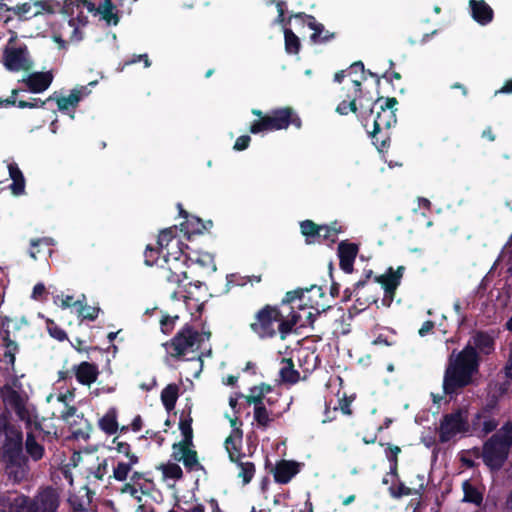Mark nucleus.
Returning <instances> with one entry per match:
<instances>
[{
    "instance_id": "nucleus-1",
    "label": "nucleus",
    "mask_w": 512,
    "mask_h": 512,
    "mask_svg": "<svg viewBox=\"0 0 512 512\" xmlns=\"http://www.w3.org/2000/svg\"><path fill=\"white\" fill-rule=\"evenodd\" d=\"M1 433L4 439L0 447V460L5 474L14 484H20L30 475L29 458L34 462L40 461L45 455V448L37 442L33 432L26 433L24 442L21 427L5 417L0 419Z\"/></svg>"
},
{
    "instance_id": "nucleus-2",
    "label": "nucleus",
    "mask_w": 512,
    "mask_h": 512,
    "mask_svg": "<svg viewBox=\"0 0 512 512\" xmlns=\"http://www.w3.org/2000/svg\"><path fill=\"white\" fill-rule=\"evenodd\" d=\"M299 320L300 314L294 310V307L285 311L277 304H265L254 313L249 327L261 340L275 338L277 334L281 340H284L292 333Z\"/></svg>"
},
{
    "instance_id": "nucleus-3",
    "label": "nucleus",
    "mask_w": 512,
    "mask_h": 512,
    "mask_svg": "<svg viewBox=\"0 0 512 512\" xmlns=\"http://www.w3.org/2000/svg\"><path fill=\"white\" fill-rule=\"evenodd\" d=\"M480 366L479 353L468 343L460 352L456 350L448 357L443 376V392L452 396L459 394L473 383Z\"/></svg>"
},
{
    "instance_id": "nucleus-4",
    "label": "nucleus",
    "mask_w": 512,
    "mask_h": 512,
    "mask_svg": "<svg viewBox=\"0 0 512 512\" xmlns=\"http://www.w3.org/2000/svg\"><path fill=\"white\" fill-rule=\"evenodd\" d=\"M163 264L158 265L156 271V279L159 288L170 295L172 300H179L180 297L184 299L187 307L191 306V292L187 290V285L184 286L185 294L180 295L178 290L181 287L182 282L188 278L185 270L184 260L180 257H170L169 255L164 256L162 260Z\"/></svg>"
},
{
    "instance_id": "nucleus-5",
    "label": "nucleus",
    "mask_w": 512,
    "mask_h": 512,
    "mask_svg": "<svg viewBox=\"0 0 512 512\" xmlns=\"http://www.w3.org/2000/svg\"><path fill=\"white\" fill-rule=\"evenodd\" d=\"M200 332L193 326L185 324L169 341L163 343V347L169 357L180 360H197L200 369L203 366L202 353L186 358L190 352L195 353L201 347Z\"/></svg>"
},
{
    "instance_id": "nucleus-6",
    "label": "nucleus",
    "mask_w": 512,
    "mask_h": 512,
    "mask_svg": "<svg viewBox=\"0 0 512 512\" xmlns=\"http://www.w3.org/2000/svg\"><path fill=\"white\" fill-rule=\"evenodd\" d=\"M512 447V422L504 423L483 445L484 463L493 470L500 469L506 462Z\"/></svg>"
},
{
    "instance_id": "nucleus-7",
    "label": "nucleus",
    "mask_w": 512,
    "mask_h": 512,
    "mask_svg": "<svg viewBox=\"0 0 512 512\" xmlns=\"http://www.w3.org/2000/svg\"><path fill=\"white\" fill-rule=\"evenodd\" d=\"M290 125L299 129L302 126V121L292 107L286 106L272 109L261 120H254L249 126V132L259 134L278 131L287 129Z\"/></svg>"
},
{
    "instance_id": "nucleus-8",
    "label": "nucleus",
    "mask_w": 512,
    "mask_h": 512,
    "mask_svg": "<svg viewBox=\"0 0 512 512\" xmlns=\"http://www.w3.org/2000/svg\"><path fill=\"white\" fill-rule=\"evenodd\" d=\"M343 100L337 105L336 112L340 115H348L352 112L362 121L365 129H368L370 118L373 116V108L367 99H362V84L358 79H353V91L343 95Z\"/></svg>"
},
{
    "instance_id": "nucleus-9",
    "label": "nucleus",
    "mask_w": 512,
    "mask_h": 512,
    "mask_svg": "<svg viewBox=\"0 0 512 512\" xmlns=\"http://www.w3.org/2000/svg\"><path fill=\"white\" fill-rule=\"evenodd\" d=\"M367 103H370V108H373V114L375 117L372 120V127L379 132L380 129H390L397 122L395 106L398 101L395 97H383L379 96L377 99H367Z\"/></svg>"
},
{
    "instance_id": "nucleus-10",
    "label": "nucleus",
    "mask_w": 512,
    "mask_h": 512,
    "mask_svg": "<svg viewBox=\"0 0 512 512\" xmlns=\"http://www.w3.org/2000/svg\"><path fill=\"white\" fill-rule=\"evenodd\" d=\"M469 431L468 412L458 408L451 413L442 416L438 428L439 442L444 444L460 433Z\"/></svg>"
},
{
    "instance_id": "nucleus-11",
    "label": "nucleus",
    "mask_w": 512,
    "mask_h": 512,
    "mask_svg": "<svg viewBox=\"0 0 512 512\" xmlns=\"http://www.w3.org/2000/svg\"><path fill=\"white\" fill-rule=\"evenodd\" d=\"M68 5L75 4L77 7L87 6L88 13L99 15L108 26H116L124 15H130L120 6L114 3V0H103L97 7L91 0H68Z\"/></svg>"
},
{
    "instance_id": "nucleus-12",
    "label": "nucleus",
    "mask_w": 512,
    "mask_h": 512,
    "mask_svg": "<svg viewBox=\"0 0 512 512\" xmlns=\"http://www.w3.org/2000/svg\"><path fill=\"white\" fill-rule=\"evenodd\" d=\"M11 38L3 50V65L8 71H30L33 67V61L30 58L28 47L25 44L11 46Z\"/></svg>"
},
{
    "instance_id": "nucleus-13",
    "label": "nucleus",
    "mask_w": 512,
    "mask_h": 512,
    "mask_svg": "<svg viewBox=\"0 0 512 512\" xmlns=\"http://www.w3.org/2000/svg\"><path fill=\"white\" fill-rule=\"evenodd\" d=\"M405 271L404 266H398L396 270L393 267H389L386 272L382 275L375 276L376 285H381L384 290V296L382 298V304L386 307H390L396 295V290L401 284V279Z\"/></svg>"
},
{
    "instance_id": "nucleus-14",
    "label": "nucleus",
    "mask_w": 512,
    "mask_h": 512,
    "mask_svg": "<svg viewBox=\"0 0 512 512\" xmlns=\"http://www.w3.org/2000/svg\"><path fill=\"white\" fill-rule=\"evenodd\" d=\"M32 500L35 512H57L60 505V495L52 486L40 488Z\"/></svg>"
},
{
    "instance_id": "nucleus-15",
    "label": "nucleus",
    "mask_w": 512,
    "mask_h": 512,
    "mask_svg": "<svg viewBox=\"0 0 512 512\" xmlns=\"http://www.w3.org/2000/svg\"><path fill=\"white\" fill-rule=\"evenodd\" d=\"M294 17L301 19L303 23H305L311 30H313V33L310 36V40L314 44L327 43L333 40L336 36L334 32L326 30L322 23L317 22L313 15L299 12L295 14Z\"/></svg>"
},
{
    "instance_id": "nucleus-16",
    "label": "nucleus",
    "mask_w": 512,
    "mask_h": 512,
    "mask_svg": "<svg viewBox=\"0 0 512 512\" xmlns=\"http://www.w3.org/2000/svg\"><path fill=\"white\" fill-rule=\"evenodd\" d=\"M359 253V244L343 240L338 244L337 256L339 258L340 269L351 274L354 270V262Z\"/></svg>"
},
{
    "instance_id": "nucleus-17",
    "label": "nucleus",
    "mask_w": 512,
    "mask_h": 512,
    "mask_svg": "<svg viewBox=\"0 0 512 512\" xmlns=\"http://www.w3.org/2000/svg\"><path fill=\"white\" fill-rule=\"evenodd\" d=\"M366 283L356 282V296L355 303L348 309L350 317H354L366 310L371 304L377 303L379 299V291H373V293L364 292Z\"/></svg>"
},
{
    "instance_id": "nucleus-18",
    "label": "nucleus",
    "mask_w": 512,
    "mask_h": 512,
    "mask_svg": "<svg viewBox=\"0 0 512 512\" xmlns=\"http://www.w3.org/2000/svg\"><path fill=\"white\" fill-rule=\"evenodd\" d=\"M88 93L89 91L87 90V87L81 86L80 88L71 90L68 96H60L57 92H54L53 95L46 99V101L54 100L61 112L67 111L70 107L75 110L82 98L88 95Z\"/></svg>"
},
{
    "instance_id": "nucleus-19",
    "label": "nucleus",
    "mask_w": 512,
    "mask_h": 512,
    "mask_svg": "<svg viewBox=\"0 0 512 512\" xmlns=\"http://www.w3.org/2000/svg\"><path fill=\"white\" fill-rule=\"evenodd\" d=\"M172 457L176 461H182L188 471L204 470L203 465L198 460L196 450L191 449V446H175L172 445Z\"/></svg>"
},
{
    "instance_id": "nucleus-20",
    "label": "nucleus",
    "mask_w": 512,
    "mask_h": 512,
    "mask_svg": "<svg viewBox=\"0 0 512 512\" xmlns=\"http://www.w3.org/2000/svg\"><path fill=\"white\" fill-rule=\"evenodd\" d=\"M53 78L54 76L51 71L33 72L23 78L22 82L26 85L27 91L37 94L47 90L50 87Z\"/></svg>"
},
{
    "instance_id": "nucleus-21",
    "label": "nucleus",
    "mask_w": 512,
    "mask_h": 512,
    "mask_svg": "<svg viewBox=\"0 0 512 512\" xmlns=\"http://www.w3.org/2000/svg\"><path fill=\"white\" fill-rule=\"evenodd\" d=\"M300 472V464L296 461L282 459L273 470L274 480L279 484H287Z\"/></svg>"
},
{
    "instance_id": "nucleus-22",
    "label": "nucleus",
    "mask_w": 512,
    "mask_h": 512,
    "mask_svg": "<svg viewBox=\"0 0 512 512\" xmlns=\"http://www.w3.org/2000/svg\"><path fill=\"white\" fill-rule=\"evenodd\" d=\"M68 0H64L62 6V13L67 15L69 19V25L74 27L73 33H79L77 25L85 26L88 23V16L85 14L84 10L87 11V6L77 7L75 4L68 5Z\"/></svg>"
},
{
    "instance_id": "nucleus-23",
    "label": "nucleus",
    "mask_w": 512,
    "mask_h": 512,
    "mask_svg": "<svg viewBox=\"0 0 512 512\" xmlns=\"http://www.w3.org/2000/svg\"><path fill=\"white\" fill-rule=\"evenodd\" d=\"M76 380L82 384L90 386L94 383L99 375V370L96 364L83 361L73 367Z\"/></svg>"
},
{
    "instance_id": "nucleus-24",
    "label": "nucleus",
    "mask_w": 512,
    "mask_h": 512,
    "mask_svg": "<svg viewBox=\"0 0 512 512\" xmlns=\"http://www.w3.org/2000/svg\"><path fill=\"white\" fill-rule=\"evenodd\" d=\"M472 18L480 25H487L494 18L493 9L484 0H469Z\"/></svg>"
},
{
    "instance_id": "nucleus-25",
    "label": "nucleus",
    "mask_w": 512,
    "mask_h": 512,
    "mask_svg": "<svg viewBox=\"0 0 512 512\" xmlns=\"http://www.w3.org/2000/svg\"><path fill=\"white\" fill-rule=\"evenodd\" d=\"M213 226L211 220L203 221L201 218L191 215L187 220L180 224V230L188 239L192 235L202 234L209 231Z\"/></svg>"
},
{
    "instance_id": "nucleus-26",
    "label": "nucleus",
    "mask_w": 512,
    "mask_h": 512,
    "mask_svg": "<svg viewBox=\"0 0 512 512\" xmlns=\"http://www.w3.org/2000/svg\"><path fill=\"white\" fill-rule=\"evenodd\" d=\"M54 244L55 240L51 237L31 239L28 254L33 260H37L39 254H51V247L54 246Z\"/></svg>"
},
{
    "instance_id": "nucleus-27",
    "label": "nucleus",
    "mask_w": 512,
    "mask_h": 512,
    "mask_svg": "<svg viewBox=\"0 0 512 512\" xmlns=\"http://www.w3.org/2000/svg\"><path fill=\"white\" fill-rule=\"evenodd\" d=\"M473 345H471L473 348H475V351L478 353H482L485 355L491 354L495 349V341L491 335H489L485 331H478L475 333V335L472 337Z\"/></svg>"
},
{
    "instance_id": "nucleus-28",
    "label": "nucleus",
    "mask_w": 512,
    "mask_h": 512,
    "mask_svg": "<svg viewBox=\"0 0 512 512\" xmlns=\"http://www.w3.org/2000/svg\"><path fill=\"white\" fill-rule=\"evenodd\" d=\"M313 289H317L319 296H324V291L321 286L312 285L310 288H298L292 291L286 292L285 296L281 300V302L278 304L281 309L285 311H289V308L292 307L291 304L295 302V300H302L304 293L309 292Z\"/></svg>"
},
{
    "instance_id": "nucleus-29",
    "label": "nucleus",
    "mask_w": 512,
    "mask_h": 512,
    "mask_svg": "<svg viewBox=\"0 0 512 512\" xmlns=\"http://www.w3.org/2000/svg\"><path fill=\"white\" fill-rule=\"evenodd\" d=\"M282 367L279 371L280 379L286 384H296L300 380V373L295 369L294 362L291 358L281 359Z\"/></svg>"
},
{
    "instance_id": "nucleus-30",
    "label": "nucleus",
    "mask_w": 512,
    "mask_h": 512,
    "mask_svg": "<svg viewBox=\"0 0 512 512\" xmlns=\"http://www.w3.org/2000/svg\"><path fill=\"white\" fill-rule=\"evenodd\" d=\"M8 509L9 512H35L32 498L24 494L9 495Z\"/></svg>"
},
{
    "instance_id": "nucleus-31",
    "label": "nucleus",
    "mask_w": 512,
    "mask_h": 512,
    "mask_svg": "<svg viewBox=\"0 0 512 512\" xmlns=\"http://www.w3.org/2000/svg\"><path fill=\"white\" fill-rule=\"evenodd\" d=\"M301 234L305 237L306 244H314L319 241L321 236V225L312 220H303L300 222Z\"/></svg>"
},
{
    "instance_id": "nucleus-32",
    "label": "nucleus",
    "mask_w": 512,
    "mask_h": 512,
    "mask_svg": "<svg viewBox=\"0 0 512 512\" xmlns=\"http://www.w3.org/2000/svg\"><path fill=\"white\" fill-rule=\"evenodd\" d=\"M99 428L108 435H113L118 431L117 409L111 407L98 422Z\"/></svg>"
},
{
    "instance_id": "nucleus-33",
    "label": "nucleus",
    "mask_w": 512,
    "mask_h": 512,
    "mask_svg": "<svg viewBox=\"0 0 512 512\" xmlns=\"http://www.w3.org/2000/svg\"><path fill=\"white\" fill-rule=\"evenodd\" d=\"M2 340V345L4 347L3 361L13 368L15 364L16 353L19 350L18 344L15 341L11 340L10 332L8 330L4 331Z\"/></svg>"
},
{
    "instance_id": "nucleus-34",
    "label": "nucleus",
    "mask_w": 512,
    "mask_h": 512,
    "mask_svg": "<svg viewBox=\"0 0 512 512\" xmlns=\"http://www.w3.org/2000/svg\"><path fill=\"white\" fill-rule=\"evenodd\" d=\"M192 417L190 416V411L188 412V416L186 418L183 415L179 421V429L183 436L182 440L174 443L175 446H193V429H192Z\"/></svg>"
},
{
    "instance_id": "nucleus-35",
    "label": "nucleus",
    "mask_w": 512,
    "mask_h": 512,
    "mask_svg": "<svg viewBox=\"0 0 512 512\" xmlns=\"http://www.w3.org/2000/svg\"><path fill=\"white\" fill-rule=\"evenodd\" d=\"M138 462V456H130V460L128 462L119 461L116 466L113 467V475L111 477L120 482L126 481L129 473L132 471V467Z\"/></svg>"
},
{
    "instance_id": "nucleus-36",
    "label": "nucleus",
    "mask_w": 512,
    "mask_h": 512,
    "mask_svg": "<svg viewBox=\"0 0 512 512\" xmlns=\"http://www.w3.org/2000/svg\"><path fill=\"white\" fill-rule=\"evenodd\" d=\"M179 397V387L176 384H168L161 391V401L165 409L170 412L175 408Z\"/></svg>"
},
{
    "instance_id": "nucleus-37",
    "label": "nucleus",
    "mask_w": 512,
    "mask_h": 512,
    "mask_svg": "<svg viewBox=\"0 0 512 512\" xmlns=\"http://www.w3.org/2000/svg\"><path fill=\"white\" fill-rule=\"evenodd\" d=\"M372 138L373 144L379 151L387 150L390 146V133L388 129H380L379 132H376V129L372 127V130L369 131V128L366 129Z\"/></svg>"
},
{
    "instance_id": "nucleus-38",
    "label": "nucleus",
    "mask_w": 512,
    "mask_h": 512,
    "mask_svg": "<svg viewBox=\"0 0 512 512\" xmlns=\"http://www.w3.org/2000/svg\"><path fill=\"white\" fill-rule=\"evenodd\" d=\"M417 479L420 481L418 488H410L407 487L403 482H399L397 486V490L393 491L392 495L396 498H400L403 496H410V495H422V492L424 491L425 485H424V476L418 474Z\"/></svg>"
},
{
    "instance_id": "nucleus-39",
    "label": "nucleus",
    "mask_w": 512,
    "mask_h": 512,
    "mask_svg": "<svg viewBox=\"0 0 512 512\" xmlns=\"http://www.w3.org/2000/svg\"><path fill=\"white\" fill-rule=\"evenodd\" d=\"M241 446L242 441L236 440L235 437L228 436L226 438L225 448L231 462H239V458H243L245 456V454L241 452Z\"/></svg>"
},
{
    "instance_id": "nucleus-40",
    "label": "nucleus",
    "mask_w": 512,
    "mask_h": 512,
    "mask_svg": "<svg viewBox=\"0 0 512 512\" xmlns=\"http://www.w3.org/2000/svg\"><path fill=\"white\" fill-rule=\"evenodd\" d=\"M284 41H285V51L288 54H298L301 48V42L299 37L291 30L286 28L284 30Z\"/></svg>"
},
{
    "instance_id": "nucleus-41",
    "label": "nucleus",
    "mask_w": 512,
    "mask_h": 512,
    "mask_svg": "<svg viewBox=\"0 0 512 512\" xmlns=\"http://www.w3.org/2000/svg\"><path fill=\"white\" fill-rule=\"evenodd\" d=\"M239 468L238 477L242 479L243 485H247L251 482L255 475V464L253 462H243L242 458H239V462H235Z\"/></svg>"
},
{
    "instance_id": "nucleus-42",
    "label": "nucleus",
    "mask_w": 512,
    "mask_h": 512,
    "mask_svg": "<svg viewBox=\"0 0 512 512\" xmlns=\"http://www.w3.org/2000/svg\"><path fill=\"white\" fill-rule=\"evenodd\" d=\"M464 501L480 505L483 500L482 494L469 481L463 483Z\"/></svg>"
},
{
    "instance_id": "nucleus-43",
    "label": "nucleus",
    "mask_w": 512,
    "mask_h": 512,
    "mask_svg": "<svg viewBox=\"0 0 512 512\" xmlns=\"http://www.w3.org/2000/svg\"><path fill=\"white\" fill-rule=\"evenodd\" d=\"M83 302L81 304V307L78 308V316L81 317L82 320H89L94 321L97 319L100 308L99 307H91L86 305V297L85 295H82Z\"/></svg>"
},
{
    "instance_id": "nucleus-44",
    "label": "nucleus",
    "mask_w": 512,
    "mask_h": 512,
    "mask_svg": "<svg viewBox=\"0 0 512 512\" xmlns=\"http://www.w3.org/2000/svg\"><path fill=\"white\" fill-rule=\"evenodd\" d=\"M196 255L192 257L191 255H186L184 251L181 249V254L185 256V258H190L194 260L196 263L200 264L202 267H213L215 269L214 258L210 253H199L194 252Z\"/></svg>"
},
{
    "instance_id": "nucleus-45",
    "label": "nucleus",
    "mask_w": 512,
    "mask_h": 512,
    "mask_svg": "<svg viewBox=\"0 0 512 512\" xmlns=\"http://www.w3.org/2000/svg\"><path fill=\"white\" fill-rule=\"evenodd\" d=\"M254 420L263 428H266L272 421L265 404L254 407Z\"/></svg>"
},
{
    "instance_id": "nucleus-46",
    "label": "nucleus",
    "mask_w": 512,
    "mask_h": 512,
    "mask_svg": "<svg viewBox=\"0 0 512 512\" xmlns=\"http://www.w3.org/2000/svg\"><path fill=\"white\" fill-rule=\"evenodd\" d=\"M176 237V227L165 228L160 231L157 239L158 247L162 250Z\"/></svg>"
},
{
    "instance_id": "nucleus-47",
    "label": "nucleus",
    "mask_w": 512,
    "mask_h": 512,
    "mask_svg": "<svg viewBox=\"0 0 512 512\" xmlns=\"http://www.w3.org/2000/svg\"><path fill=\"white\" fill-rule=\"evenodd\" d=\"M161 469L165 478L179 480L183 477V471L176 463L164 464Z\"/></svg>"
},
{
    "instance_id": "nucleus-48",
    "label": "nucleus",
    "mask_w": 512,
    "mask_h": 512,
    "mask_svg": "<svg viewBox=\"0 0 512 512\" xmlns=\"http://www.w3.org/2000/svg\"><path fill=\"white\" fill-rule=\"evenodd\" d=\"M6 11L13 12V14L20 19H29L32 17L31 14L33 13L32 6L29 2L18 4L14 7H6Z\"/></svg>"
},
{
    "instance_id": "nucleus-49",
    "label": "nucleus",
    "mask_w": 512,
    "mask_h": 512,
    "mask_svg": "<svg viewBox=\"0 0 512 512\" xmlns=\"http://www.w3.org/2000/svg\"><path fill=\"white\" fill-rule=\"evenodd\" d=\"M46 324L48 333L52 338L60 342L67 339L66 332L62 328H60L53 320L48 319Z\"/></svg>"
},
{
    "instance_id": "nucleus-50",
    "label": "nucleus",
    "mask_w": 512,
    "mask_h": 512,
    "mask_svg": "<svg viewBox=\"0 0 512 512\" xmlns=\"http://www.w3.org/2000/svg\"><path fill=\"white\" fill-rule=\"evenodd\" d=\"M160 248H153L150 245H147L146 250L144 252V262L147 266H153L154 264H158L159 261Z\"/></svg>"
},
{
    "instance_id": "nucleus-51",
    "label": "nucleus",
    "mask_w": 512,
    "mask_h": 512,
    "mask_svg": "<svg viewBox=\"0 0 512 512\" xmlns=\"http://www.w3.org/2000/svg\"><path fill=\"white\" fill-rule=\"evenodd\" d=\"M178 319H179L178 315H175V316L163 315L160 320L161 331L166 335L170 334L173 331V329L175 327V323Z\"/></svg>"
},
{
    "instance_id": "nucleus-52",
    "label": "nucleus",
    "mask_w": 512,
    "mask_h": 512,
    "mask_svg": "<svg viewBox=\"0 0 512 512\" xmlns=\"http://www.w3.org/2000/svg\"><path fill=\"white\" fill-rule=\"evenodd\" d=\"M357 282H365L370 290L379 291V287L376 285L375 276L372 269H364L361 278Z\"/></svg>"
},
{
    "instance_id": "nucleus-53",
    "label": "nucleus",
    "mask_w": 512,
    "mask_h": 512,
    "mask_svg": "<svg viewBox=\"0 0 512 512\" xmlns=\"http://www.w3.org/2000/svg\"><path fill=\"white\" fill-rule=\"evenodd\" d=\"M15 411L20 420L26 423V427L29 428L32 425L30 413L27 408L20 402L15 403Z\"/></svg>"
},
{
    "instance_id": "nucleus-54",
    "label": "nucleus",
    "mask_w": 512,
    "mask_h": 512,
    "mask_svg": "<svg viewBox=\"0 0 512 512\" xmlns=\"http://www.w3.org/2000/svg\"><path fill=\"white\" fill-rule=\"evenodd\" d=\"M353 401V397H347L344 395L342 398L339 399V405L338 407H334L333 412H336L338 408L342 411L345 415H352L351 410V403Z\"/></svg>"
},
{
    "instance_id": "nucleus-55",
    "label": "nucleus",
    "mask_w": 512,
    "mask_h": 512,
    "mask_svg": "<svg viewBox=\"0 0 512 512\" xmlns=\"http://www.w3.org/2000/svg\"><path fill=\"white\" fill-rule=\"evenodd\" d=\"M48 101L39 98H32L30 101L19 100L17 107L24 108H43Z\"/></svg>"
},
{
    "instance_id": "nucleus-56",
    "label": "nucleus",
    "mask_w": 512,
    "mask_h": 512,
    "mask_svg": "<svg viewBox=\"0 0 512 512\" xmlns=\"http://www.w3.org/2000/svg\"><path fill=\"white\" fill-rule=\"evenodd\" d=\"M113 444L116 445V450L124 454L128 460H130V456H137L136 454L131 452V446L127 442H122L118 440V437H115L112 441Z\"/></svg>"
},
{
    "instance_id": "nucleus-57",
    "label": "nucleus",
    "mask_w": 512,
    "mask_h": 512,
    "mask_svg": "<svg viewBox=\"0 0 512 512\" xmlns=\"http://www.w3.org/2000/svg\"><path fill=\"white\" fill-rule=\"evenodd\" d=\"M400 452L401 448L399 446L387 444L385 449V455L389 463H398V455L400 454Z\"/></svg>"
},
{
    "instance_id": "nucleus-58",
    "label": "nucleus",
    "mask_w": 512,
    "mask_h": 512,
    "mask_svg": "<svg viewBox=\"0 0 512 512\" xmlns=\"http://www.w3.org/2000/svg\"><path fill=\"white\" fill-rule=\"evenodd\" d=\"M140 61L144 62V66L146 68L150 67V65H151V62H150L147 54L133 55L130 59H127L123 62L121 70H123L124 67H126V66L138 63Z\"/></svg>"
},
{
    "instance_id": "nucleus-59",
    "label": "nucleus",
    "mask_w": 512,
    "mask_h": 512,
    "mask_svg": "<svg viewBox=\"0 0 512 512\" xmlns=\"http://www.w3.org/2000/svg\"><path fill=\"white\" fill-rule=\"evenodd\" d=\"M265 396L261 391L250 392L249 395L245 396L247 404H253L255 406L264 405Z\"/></svg>"
},
{
    "instance_id": "nucleus-60",
    "label": "nucleus",
    "mask_w": 512,
    "mask_h": 512,
    "mask_svg": "<svg viewBox=\"0 0 512 512\" xmlns=\"http://www.w3.org/2000/svg\"><path fill=\"white\" fill-rule=\"evenodd\" d=\"M155 484L153 480L145 478L143 481L137 484L138 493L140 492L142 495H151L152 490L154 489Z\"/></svg>"
},
{
    "instance_id": "nucleus-61",
    "label": "nucleus",
    "mask_w": 512,
    "mask_h": 512,
    "mask_svg": "<svg viewBox=\"0 0 512 512\" xmlns=\"http://www.w3.org/2000/svg\"><path fill=\"white\" fill-rule=\"evenodd\" d=\"M12 194L15 196L22 195L25 191V178L14 179L10 185Z\"/></svg>"
},
{
    "instance_id": "nucleus-62",
    "label": "nucleus",
    "mask_w": 512,
    "mask_h": 512,
    "mask_svg": "<svg viewBox=\"0 0 512 512\" xmlns=\"http://www.w3.org/2000/svg\"><path fill=\"white\" fill-rule=\"evenodd\" d=\"M82 302H83V298L74 300L73 296L67 295L61 299V307L64 309L69 308V307H75L76 311L78 312V308L81 307Z\"/></svg>"
},
{
    "instance_id": "nucleus-63",
    "label": "nucleus",
    "mask_w": 512,
    "mask_h": 512,
    "mask_svg": "<svg viewBox=\"0 0 512 512\" xmlns=\"http://www.w3.org/2000/svg\"><path fill=\"white\" fill-rule=\"evenodd\" d=\"M250 142L251 137L249 135H241L236 139L233 149L236 151H243L249 147Z\"/></svg>"
},
{
    "instance_id": "nucleus-64",
    "label": "nucleus",
    "mask_w": 512,
    "mask_h": 512,
    "mask_svg": "<svg viewBox=\"0 0 512 512\" xmlns=\"http://www.w3.org/2000/svg\"><path fill=\"white\" fill-rule=\"evenodd\" d=\"M108 473V463L107 459H104L101 463L98 464L95 471L93 472V476L98 480H103L104 476Z\"/></svg>"
}]
</instances>
